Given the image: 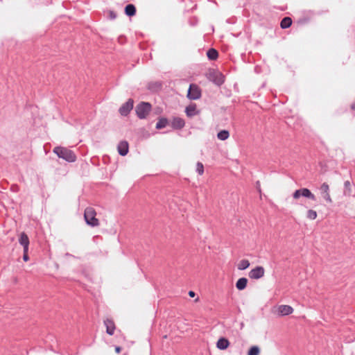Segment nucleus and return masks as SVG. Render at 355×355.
I'll return each mask as SVG.
<instances>
[{"mask_svg": "<svg viewBox=\"0 0 355 355\" xmlns=\"http://www.w3.org/2000/svg\"><path fill=\"white\" fill-rule=\"evenodd\" d=\"M195 295H196V293H195V292H194V291H190L189 292V295L190 297H193L195 296Z\"/></svg>", "mask_w": 355, "mask_h": 355, "instance_id": "obj_30", "label": "nucleus"}, {"mask_svg": "<svg viewBox=\"0 0 355 355\" xmlns=\"http://www.w3.org/2000/svg\"><path fill=\"white\" fill-rule=\"evenodd\" d=\"M53 153H55L60 158H62L63 159L69 162H75L76 159V157L73 152L64 147H55L53 149Z\"/></svg>", "mask_w": 355, "mask_h": 355, "instance_id": "obj_1", "label": "nucleus"}, {"mask_svg": "<svg viewBox=\"0 0 355 355\" xmlns=\"http://www.w3.org/2000/svg\"><path fill=\"white\" fill-rule=\"evenodd\" d=\"M19 243L23 246L24 250L28 249L29 239L26 234H25L24 232H21L19 234Z\"/></svg>", "mask_w": 355, "mask_h": 355, "instance_id": "obj_13", "label": "nucleus"}, {"mask_svg": "<svg viewBox=\"0 0 355 355\" xmlns=\"http://www.w3.org/2000/svg\"><path fill=\"white\" fill-rule=\"evenodd\" d=\"M207 79L217 85H221L224 83V76L218 71L210 69L206 73Z\"/></svg>", "mask_w": 355, "mask_h": 355, "instance_id": "obj_3", "label": "nucleus"}, {"mask_svg": "<svg viewBox=\"0 0 355 355\" xmlns=\"http://www.w3.org/2000/svg\"><path fill=\"white\" fill-rule=\"evenodd\" d=\"M168 123V121L166 119H161L159 120V121L156 124V128L157 129H162L166 126Z\"/></svg>", "mask_w": 355, "mask_h": 355, "instance_id": "obj_25", "label": "nucleus"}, {"mask_svg": "<svg viewBox=\"0 0 355 355\" xmlns=\"http://www.w3.org/2000/svg\"><path fill=\"white\" fill-rule=\"evenodd\" d=\"M250 266V261L248 259H242L238 263L237 268L240 270H243Z\"/></svg>", "mask_w": 355, "mask_h": 355, "instance_id": "obj_21", "label": "nucleus"}, {"mask_svg": "<svg viewBox=\"0 0 355 355\" xmlns=\"http://www.w3.org/2000/svg\"><path fill=\"white\" fill-rule=\"evenodd\" d=\"M265 269L263 266H257L252 268L248 273V276L252 279H259L264 276Z\"/></svg>", "mask_w": 355, "mask_h": 355, "instance_id": "obj_8", "label": "nucleus"}, {"mask_svg": "<svg viewBox=\"0 0 355 355\" xmlns=\"http://www.w3.org/2000/svg\"><path fill=\"white\" fill-rule=\"evenodd\" d=\"M185 112L189 117L195 116L199 113L197 110L196 105L193 103L186 107Z\"/></svg>", "mask_w": 355, "mask_h": 355, "instance_id": "obj_14", "label": "nucleus"}, {"mask_svg": "<svg viewBox=\"0 0 355 355\" xmlns=\"http://www.w3.org/2000/svg\"><path fill=\"white\" fill-rule=\"evenodd\" d=\"M133 107V101L128 99V101L122 105L119 109V112L123 116H126L132 110Z\"/></svg>", "mask_w": 355, "mask_h": 355, "instance_id": "obj_9", "label": "nucleus"}, {"mask_svg": "<svg viewBox=\"0 0 355 355\" xmlns=\"http://www.w3.org/2000/svg\"><path fill=\"white\" fill-rule=\"evenodd\" d=\"M230 345V342L225 338H220L218 339L216 343V347L221 350L226 349Z\"/></svg>", "mask_w": 355, "mask_h": 355, "instance_id": "obj_15", "label": "nucleus"}, {"mask_svg": "<svg viewBox=\"0 0 355 355\" xmlns=\"http://www.w3.org/2000/svg\"><path fill=\"white\" fill-rule=\"evenodd\" d=\"M260 354V349L258 346H252L250 348L248 355H259Z\"/></svg>", "mask_w": 355, "mask_h": 355, "instance_id": "obj_24", "label": "nucleus"}, {"mask_svg": "<svg viewBox=\"0 0 355 355\" xmlns=\"http://www.w3.org/2000/svg\"><path fill=\"white\" fill-rule=\"evenodd\" d=\"M320 193L322 196V198L327 202V203H332V198L330 195V188L329 185L324 182L321 184L320 187Z\"/></svg>", "mask_w": 355, "mask_h": 355, "instance_id": "obj_6", "label": "nucleus"}, {"mask_svg": "<svg viewBox=\"0 0 355 355\" xmlns=\"http://www.w3.org/2000/svg\"><path fill=\"white\" fill-rule=\"evenodd\" d=\"M306 218L310 220H315L318 216V214H317L316 211L311 209H309L306 211Z\"/></svg>", "mask_w": 355, "mask_h": 355, "instance_id": "obj_23", "label": "nucleus"}, {"mask_svg": "<svg viewBox=\"0 0 355 355\" xmlns=\"http://www.w3.org/2000/svg\"><path fill=\"white\" fill-rule=\"evenodd\" d=\"M104 324L106 327L107 334L113 335L116 329L114 322L112 319L107 318L104 320Z\"/></svg>", "mask_w": 355, "mask_h": 355, "instance_id": "obj_11", "label": "nucleus"}, {"mask_svg": "<svg viewBox=\"0 0 355 355\" xmlns=\"http://www.w3.org/2000/svg\"><path fill=\"white\" fill-rule=\"evenodd\" d=\"M208 58L211 60H216L218 57V51L214 49H210L207 52Z\"/></svg>", "mask_w": 355, "mask_h": 355, "instance_id": "obj_19", "label": "nucleus"}, {"mask_svg": "<svg viewBox=\"0 0 355 355\" xmlns=\"http://www.w3.org/2000/svg\"><path fill=\"white\" fill-rule=\"evenodd\" d=\"M123 355H128L127 354H124Z\"/></svg>", "mask_w": 355, "mask_h": 355, "instance_id": "obj_31", "label": "nucleus"}, {"mask_svg": "<svg viewBox=\"0 0 355 355\" xmlns=\"http://www.w3.org/2000/svg\"><path fill=\"white\" fill-rule=\"evenodd\" d=\"M229 132L225 130L220 131L217 135L218 139L222 141L226 140L229 137Z\"/></svg>", "mask_w": 355, "mask_h": 355, "instance_id": "obj_22", "label": "nucleus"}, {"mask_svg": "<svg viewBox=\"0 0 355 355\" xmlns=\"http://www.w3.org/2000/svg\"><path fill=\"white\" fill-rule=\"evenodd\" d=\"M151 110V105L148 103L142 102L136 107V112L139 118L144 119Z\"/></svg>", "mask_w": 355, "mask_h": 355, "instance_id": "obj_5", "label": "nucleus"}, {"mask_svg": "<svg viewBox=\"0 0 355 355\" xmlns=\"http://www.w3.org/2000/svg\"><path fill=\"white\" fill-rule=\"evenodd\" d=\"M292 24V19L291 17H284L281 23H280V26L282 28H287L288 27H290Z\"/></svg>", "mask_w": 355, "mask_h": 355, "instance_id": "obj_20", "label": "nucleus"}, {"mask_svg": "<svg viewBox=\"0 0 355 355\" xmlns=\"http://www.w3.org/2000/svg\"><path fill=\"white\" fill-rule=\"evenodd\" d=\"M185 125L184 121L179 117H175L172 121V126L175 129H181Z\"/></svg>", "mask_w": 355, "mask_h": 355, "instance_id": "obj_16", "label": "nucleus"}, {"mask_svg": "<svg viewBox=\"0 0 355 355\" xmlns=\"http://www.w3.org/2000/svg\"><path fill=\"white\" fill-rule=\"evenodd\" d=\"M96 216V211L93 207H89L85 209L84 218L88 225L92 227H97L99 225V220Z\"/></svg>", "mask_w": 355, "mask_h": 355, "instance_id": "obj_2", "label": "nucleus"}, {"mask_svg": "<svg viewBox=\"0 0 355 355\" xmlns=\"http://www.w3.org/2000/svg\"><path fill=\"white\" fill-rule=\"evenodd\" d=\"M201 96V89L195 84H191L189 86L187 97L191 100H196Z\"/></svg>", "mask_w": 355, "mask_h": 355, "instance_id": "obj_7", "label": "nucleus"}, {"mask_svg": "<svg viewBox=\"0 0 355 355\" xmlns=\"http://www.w3.org/2000/svg\"><path fill=\"white\" fill-rule=\"evenodd\" d=\"M196 171L200 175H202L204 173V166L201 162H198L196 164Z\"/></svg>", "mask_w": 355, "mask_h": 355, "instance_id": "obj_26", "label": "nucleus"}, {"mask_svg": "<svg viewBox=\"0 0 355 355\" xmlns=\"http://www.w3.org/2000/svg\"><path fill=\"white\" fill-rule=\"evenodd\" d=\"M345 187L346 189H349V191H350L351 190V184L349 182V181H346L345 182Z\"/></svg>", "mask_w": 355, "mask_h": 355, "instance_id": "obj_28", "label": "nucleus"}, {"mask_svg": "<svg viewBox=\"0 0 355 355\" xmlns=\"http://www.w3.org/2000/svg\"><path fill=\"white\" fill-rule=\"evenodd\" d=\"M125 13L129 17H132L136 14V8L133 4H128L125 8Z\"/></svg>", "mask_w": 355, "mask_h": 355, "instance_id": "obj_18", "label": "nucleus"}, {"mask_svg": "<svg viewBox=\"0 0 355 355\" xmlns=\"http://www.w3.org/2000/svg\"><path fill=\"white\" fill-rule=\"evenodd\" d=\"M278 315H288L293 312V309L289 305H280L277 308Z\"/></svg>", "mask_w": 355, "mask_h": 355, "instance_id": "obj_10", "label": "nucleus"}, {"mask_svg": "<svg viewBox=\"0 0 355 355\" xmlns=\"http://www.w3.org/2000/svg\"><path fill=\"white\" fill-rule=\"evenodd\" d=\"M128 143L125 141H122L119 142L117 146V150L119 153L122 155L125 156L128 153Z\"/></svg>", "mask_w": 355, "mask_h": 355, "instance_id": "obj_12", "label": "nucleus"}, {"mask_svg": "<svg viewBox=\"0 0 355 355\" xmlns=\"http://www.w3.org/2000/svg\"><path fill=\"white\" fill-rule=\"evenodd\" d=\"M28 249H24V255H23V259L24 261H27L29 259L28 255Z\"/></svg>", "mask_w": 355, "mask_h": 355, "instance_id": "obj_27", "label": "nucleus"}, {"mask_svg": "<svg viewBox=\"0 0 355 355\" xmlns=\"http://www.w3.org/2000/svg\"><path fill=\"white\" fill-rule=\"evenodd\" d=\"M121 351V348L119 346L115 347V352L116 354H119Z\"/></svg>", "mask_w": 355, "mask_h": 355, "instance_id": "obj_29", "label": "nucleus"}, {"mask_svg": "<svg viewBox=\"0 0 355 355\" xmlns=\"http://www.w3.org/2000/svg\"><path fill=\"white\" fill-rule=\"evenodd\" d=\"M300 197L309 198L312 200H315V196L307 188L297 189L293 193V198L295 200H298Z\"/></svg>", "mask_w": 355, "mask_h": 355, "instance_id": "obj_4", "label": "nucleus"}, {"mask_svg": "<svg viewBox=\"0 0 355 355\" xmlns=\"http://www.w3.org/2000/svg\"><path fill=\"white\" fill-rule=\"evenodd\" d=\"M248 279L245 277H241L238 279L236 283V287L238 290L242 291L245 289L247 286Z\"/></svg>", "mask_w": 355, "mask_h": 355, "instance_id": "obj_17", "label": "nucleus"}]
</instances>
